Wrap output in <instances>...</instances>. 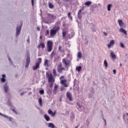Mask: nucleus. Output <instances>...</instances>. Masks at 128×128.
I'll return each instance as SVG.
<instances>
[{
  "label": "nucleus",
  "instance_id": "1a4fd4ad",
  "mask_svg": "<svg viewBox=\"0 0 128 128\" xmlns=\"http://www.w3.org/2000/svg\"><path fill=\"white\" fill-rule=\"evenodd\" d=\"M110 56H111V58L114 60H116V54H114V52H112V50L110 51Z\"/></svg>",
  "mask_w": 128,
  "mask_h": 128
},
{
  "label": "nucleus",
  "instance_id": "dca6fc26",
  "mask_svg": "<svg viewBox=\"0 0 128 128\" xmlns=\"http://www.w3.org/2000/svg\"><path fill=\"white\" fill-rule=\"evenodd\" d=\"M42 48V49H44L46 48V44H44V43H40V44L38 46V48Z\"/></svg>",
  "mask_w": 128,
  "mask_h": 128
},
{
  "label": "nucleus",
  "instance_id": "774afa93",
  "mask_svg": "<svg viewBox=\"0 0 128 128\" xmlns=\"http://www.w3.org/2000/svg\"><path fill=\"white\" fill-rule=\"evenodd\" d=\"M24 92H22L20 94V96H24Z\"/></svg>",
  "mask_w": 128,
  "mask_h": 128
},
{
  "label": "nucleus",
  "instance_id": "052dcab7",
  "mask_svg": "<svg viewBox=\"0 0 128 128\" xmlns=\"http://www.w3.org/2000/svg\"><path fill=\"white\" fill-rule=\"evenodd\" d=\"M27 42H28V44H30V36H28V38L27 40Z\"/></svg>",
  "mask_w": 128,
  "mask_h": 128
},
{
  "label": "nucleus",
  "instance_id": "a878e982",
  "mask_svg": "<svg viewBox=\"0 0 128 128\" xmlns=\"http://www.w3.org/2000/svg\"><path fill=\"white\" fill-rule=\"evenodd\" d=\"M112 6V4H109L108 5V8L107 10L108 12H110V8Z\"/></svg>",
  "mask_w": 128,
  "mask_h": 128
},
{
  "label": "nucleus",
  "instance_id": "680f3d73",
  "mask_svg": "<svg viewBox=\"0 0 128 128\" xmlns=\"http://www.w3.org/2000/svg\"><path fill=\"white\" fill-rule=\"evenodd\" d=\"M103 34H104V36H108V33H106V32H103Z\"/></svg>",
  "mask_w": 128,
  "mask_h": 128
},
{
  "label": "nucleus",
  "instance_id": "473e14b6",
  "mask_svg": "<svg viewBox=\"0 0 128 128\" xmlns=\"http://www.w3.org/2000/svg\"><path fill=\"white\" fill-rule=\"evenodd\" d=\"M66 32L64 31L62 32V36H63V38H66Z\"/></svg>",
  "mask_w": 128,
  "mask_h": 128
},
{
  "label": "nucleus",
  "instance_id": "72a5a7b5",
  "mask_svg": "<svg viewBox=\"0 0 128 128\" xmlns=\"http://www.w3.org/2000/svg\"><path fill=\"white\" fill-rule=\"evenodd\" d=\"M47 94H52V90L50 89H48L47 91Z\"/></svg>",
  "mask_w": 128,
  "mask_h": 128
},
{
  "label": "nucleus",
  "instance_id": "58836bf2",
  "mask_svg": "<svg viewBox=\"0 0 128 128\" xmlns=\"http://www.w3.org/2000/svg\"><path fill=\"white\" fill-rule=\"evenodd\" d=\"M48 34H50V31L48 30H46L45 36H48Z\"/></svg>",
  "mask_w": 128,
  "mask_h": 128
},
{
  "label": "nucleus",
  "instance_id": "ea45409f",
  "mask_svg": "<svg viewBox=\"0 0 128 128\" xmlns=\"http://www.w3.org/2000/svg\"><path fill=\"white\" fill-rule=\"evenodd\" d=\"M57 89H54L53 90V94H56Z\"/></svg>",
  "mask_w": 128,
  "mask_h": 128
},
{
  "label": "nucleus",
  "instance_id": "2eb2a0df",
  "mask_svg": "<svg viewBox=\"0 0 128 128\" xmlns=\"http://www.w3.org/2000/svg\"><path fill=\"white\" fill-rule=\"evenodd\" d=\"M120 32H122V34H124L126 36H127L128 34V32H126V30L124 28H120Z\"/></svg>",
  "mask_w": 128,
  "mask_h": 128
},
{
  "label": "nucleus",
  "instance_id": "6ab92c4d",
  "mask_svg": "<svg viewBox=\"0 0 128 128\" xmlns=\"http://www.w3.org/2000/svg\"><path fill=\"white\" fill-rule=\"evenodd\" d=\"M104 66L105 68H108V61H106V60H104Z\"/></svg>",
  "mask_w": 128,
  "mask_h": 128
},
{
  "label": "nucleus",
  "instance_id": "412c9836",
  "mask_svg": "<svg viewBox=\"0 0 128 128\" xmlns=\"http://www.w3.org/2000/svg\"><path fill=\"white\" fill-rule=\"evenodd\" d=\"M77 105L80 108L78 109V110L79 112H82V106L80 105V104L78 103V102H77Z\"/></svg>",
  "mask_w": 128,
  "mask_h": 128
},
{
  "label": "nucleus",
  "instance_id": "a18cd8bd",
  "mask_svg": "<svg viewBox=\"0 0 128 128\" xmlns=\"http://www.w3.org/2000/svg\"><path fill=\"white\" fill-rule=\"evenodd\" d=\"M0 116H4V118H8V116H6V115H4L2 113L0 112Z\"/></svg>",
  "mask_w": 128,
  "mask_h": 128
},
{
  "label": "nucleus",
  "instance_id": "f3484780",
  "mask_svg": "<svg viewBox=\"0 0 128 128\" xmlns=\"http://www.w3.org/2000/svg\"><path fill=\"white\" fill-rule=\"evenodd\" d=\"M62 63L64 64L66 66L70 65V62H68V61L66 60L65 58L62 59Z\"/></svg>",
  "mask_w": 128,
  "mask_h": 128
},
{
  "label": "nucleus",
  "instance_id": "4c0bfd02",
  "mask_svg": "<svg viewBox=\"0 0 128 128\" xmlns=\"http://www.w3.org/2000/svg\"><path fill=\"white\" fill-rule=\"evenodd\" d=\"M53 74L54 76H56V69L53 70Z\"/></svg>",
  "mask_w": 128,
  "mask_h": 128
},
{
  "label": "nucleus",
  "instance_id": "ddd939ff",
  "mask_svg": "<svg viewBox=\"0 0 128 128\" xmlns=\"http://www.w3.org/2000/svg\"><path fill=\"white\" fill-rule=\"evenodd\" d=\"M114 40H112L111 41H110V44L107 45V46H108V48H110L112 46H114Z\"/></svg>",
  "mask_w": 128,
  "mask_h": 128
},
{
  "label": "nucleus",
  "instance_id": "c756f323",
  "mask_svg": "<svg viewBox=\"0 0 128 128\" xmlns=\"http://www.w3.org/2000/svg\"><path fill=\"white\" fill-rule=\"evenodd\" d=\"M66 80L64 79L63 80H62L60 82V83L62 84H66Z\"/></svg>",
  "mask_w": 128,
  "mask_h": 128
},
{
  "label": "nucleus",
  "instance_id": "2f4dec72",
  "mask_svg": "<svg viewBox=\"0 0 128 128\" xmlns=\"http://www.w3.org/2000/svg\"><path fill=\"white\" fill-rule=\"evenodd\" d=\"M40 94H44V90H42L39 91Z\"/></svg>",
  "mask_w": 128,
  "mask_h": 128
},
{
  "label": "nucleus",
  "instance_id": "f8f14e48",
  "mask_svg": "<svg viewBox=\"0 0 128 128\" xmlns=\"http://www.w3.org/2000/svg\"><path fill=\"white\" fill-rule=\"evenodd\" d=\"M74 118H76V116H74V112H70V120L71 122H74Z\"/></svg>",
  "mask_w": 128,
  "mask_h": 128
},
{
  "label": "nucleus",
  "instance_id": "6e6d98bb",
  "mask_svg": "<svg viewBox=\"0 0 128 128\" xmlns=\"http://www.w3.org/2000/svg\"><path fill=\"white\" fill-rule=\"evenodd\" d=\"M58 85H55L54 87V89L55 90H58Z\"/></svg>",
  "mask_w": 128,
  "mask_h": 128
},
{
  "label": "nucleus",
  "instance_id": "423d86ee",
  "mask_svg": "<svg viewBox=\"0 0 128 128\" xmlns=\"http://www.w3.org/2000/svg\"><path fill=\"white\" fill-rule=\"evenodd\" d=\"M47 50L49 52L52 50V42L49 40L47 42Z\"/></svg>",
  "mask_w": 128,
  "mask_h": 128
},
{
  "label": "nucleus",
  "instance_id": "79ce46f5",
  "mask_svg": "<svg viewBox=\"0 0 128 128\" xmlns=\"http://www.w3.org/2000/svg\"><path fill=\"white\" fill-rule=\"evenodd\" d=\"M54 52H52L51 54V55H50V58H54Z\"/></svg>",
  "mask_w": 128,
  "mask_h": 128
},
{
  "label": "nucleus",
  "instance_id": "cd10ccee",
  "mask_svg": "<svg viewBox=\"0 0 128 128\" xmlns=\"http://www.w3.org/2000/svg\"><path fill=\"white\" fill-rule=\"evenodd\" d=\"M76 70H77V72H80V70H82V67H81V66H77L76 68Z\"/></svg>",
  "mask_w": 128,
  "mask_h": 128
},
{
  "label": "nucleus",
  "instance_id": "c9c22d12",
  "mask_svg": "<svg viewBox=\"0 0 128 128\" xmlns=\"http://www.w3.org/2000/svg\"><path fill=\"white\" fill-rule=\"evenodd\" d=\"M57 70H58V72H60V73L62 72V68H57Z\"/></svg>",
  "mask_w": 128,
  "mask_h": 128
},
{
  "label": "nucleus",
  "instance_id": "338daca9",
  "mask_svg": "<svg viewBox=\"0 0 128 128\" xmlns=\"http://www.w3.org/2000/svg\"><path fill=\"white\" fill-rule=\"evenodd\" d=\"M37 30H40V28L37 27Z\"/></svg>",
  "mask_w": 128,
  "mask_h": 128
},
{
  "label": "nucleus",
  "instance_id": "3c124183",
  "mask_svg": "<svg viewBox=\"0 0 128 128\" xmlns=\"http://www.w3.org/2000/svg\"><path fill=\"white\" fill-rule=\"evenodd\" d=\"M58 50H59V52H62V46H59Z\"/></svg>",
  "mask_w": 128,
  "mask_h": 128
},
{
  "label": "nucleus",
  "instance_id": "393cba45",
  "mask_svg": "<svg viewBox=\"0 0 128 128\" xmlns=\"http://www.w3.org/2000/svg\"><path fill=\"white\" fill-rule=\"evenodd\" d=\"M48 6L50 8L52 9L54 8V4H52L51 2H50L48 4Z\"/></svg>",
  "mask_w": 128,
  "mask_h": 128
},
{
  "label": "nucleus",
  "instance_id": "4be33fe9",
  "mask_svg": "<svg viewBox=\"0 0 128 128\" xmlns=\"http://www.w3.org/2000/svg\"><path fill=\"white\" fill-rule=\"evenodd\" d=\"M44 66H48V59H46L44 60Z\"/></svg>",
  "mask_w": 128,
  "mask_h": 128
},
{
  "label": "nucleus",
  "instance_id": "bf43d9fd",
  "mask_svg": "<svg viewBox=\"0 0 128 128\" xmlns=\"http://www.w3.org/2000/svg\"><path fill=\"white\" fill-rule=\"evenodd\" d=\"M113 72L114 74H116V70H113Z\"/></svg>",
  "mask_w": 128,
  "mask_h": 128
},
{
  "label": "nucleus",
  "instance_id": "b1692460",
  "mask_svg": "<svg viewBox=\"0 0 128 128\" xmlns=\"http://www.w3.org/2000/svg\"><path fill=\"white\" fill-rule=\"evenodd\" d=\"M38 102L40 106H42V98H40L38 99Z\"/></svg>",
  "mask_w": 128,
  "mask_h": 128
},
{
  "label": "nucleus",
  "instance_id": "5fc2aeb1",
  "mask_svg": "<svg viewBox=\"0 0 128 128\" xmlns=\"http://www.w3.org/2000/svg\"><path fill=\"white\" fill-rule=\"evenodd\" d=\"M62 90H64V87H61L60 92H62Z\"/></svg>",
  "mask_w": 128,
  "mask_h": 128
},
{
  "label": "nucleus",
  "instance_id": "37998d69",
  "mask_svg": "<svg viewBox=\"0 0 128 128\" xmlns=\"http://www.w3.org/2000/svg\"><path fill=\"white\" fill-rule=\"evenodd\" d=\"M31 2L32 6H34V0H31Z\"/></svg>",
  "mask_w": 128,
  "mask_h": 128
},
{
  "label": "nucleus",
  "instance_id": "bb28decb",
  "mask_svg": "<svg viewBox=\"0 0 128 128\" xmlns=\"http://www.w3.org/2000/svg\"><path fill=\"white\" fill-rule=\"evenodd\" d=\"M56 28H60V22L58 21L56 23Z\"/></svg>",
  "mask_w": 128,
  "mask_h": 128
},
{
  "label": "nucleus",
  "instance_id": "aec40b11",
  "mask_svg": "<svg viewBox=\"0 0 128 128\" xmlns=\"http://www.w3.org/2000/svg\"><path fill=\"white\" fill-rule=\"evenodd\" d=\"M44 118H45V120H46V122H48L50 121V116H48V115L46 114H44Z\"/></svg>",
  "mask_w": 128,
  "mask_h": 128
},
{
  "label": "nucleus",
  "instance_id": "4468645a",
  "mask_svg": "<svg viewBox=\"0 0 128 128\" xmlns=\"http://www.w3.org/2000/svg\"><path fill=\"white\" fill-rule=\"evenodd\" d=\"M4 90L6 94H8V84L6 83L4 86Z\"/></svg>",
  "mask_w": 128,
  "mask_h": 128
},
{
  "label": "nucleus",
  "instance_id": "0e129e2a",
  "mask_svg": "<svg viewBox=\"0 0 128 128\" xmlns=\"http://www.w3.org/2000/svg\"><path fill=\"white\" fill-rule=\"evenodd\" d=\"M64 85L65 88H68V84H66V83L64 84Z\"/></svg>",
  "mask_w": 128,
  "mask_h": 128
},
{
  "label": "nucleus",
  "instance_id": "603ef678",
  "mask_svg": "<svg viewBox=\"0 0 128 128\" xmlns=\"http://www.w3.org/2000/svg\"><path fill=\"white\" fill-rule=\"evenodd\" d=\"M51 116H56V112H52V114H51Z\"/></svg>",
  "mask_w": 128,
  "mask_h": 128
},
{
  "label": "nucleus",
  "instance_id": "20e7f679",
  "mask_svg": "<svg viewBox=\"0 0 128 128\" xmlns=\"http://www.w3.org/2000/svg\"><path fill=\"white\" fill-rule=\"evenodd\" d=\"M30 64V52H28L26 58V63L25 65V68H28V66Z\"/></svg>",
  "mask_w": 128,
  "mask_h": 128
},
{
  "label": "nucleus",
  "instance_id": "6e6552de",
  "mask_svg": "<svg viewBox=\"0 0 128 128\" xmlns=\"http://www.w3.org/2000/svg\"><path fill=\"white\" fill-rule=\"evenodd\" d=\"M118 22L121 28H126V24L124 22H122V20H118Z\"/></svg>",
  "mask_w": 128,
  "mask_h": 128
},
{
  "label": "nucleus",
  "instance_id": "7c9ffc66",
  "mask_svg": "<svg viewBox=\"0 0 128 128\" xmlns=\"http://www.w3.org/2000/svg\"><path fill=\"white\" fill-rule=\"evenodd\" d=\"M74 36V34H68V38H73V36Z\"/></svg>",
  "mask_w": 128,
  "mask_h": 128
},
{
  "label": "nucleus",
  "instance_id": "7ed1b4c3",
  "mask_svg": "<svg viewBox=\"0 0 128 128\" xmlns=\"http://www.w3.org/2000/svg\"><path fill=\"white\" fill-rule=\"evenodd\" d=\"M60 30V27H54L52 29L50 30V35L51 36L56 34Z\"/></svg>",
  "mask_w": 128,
  "mask_h": 128
},
{
  "label": "nucleus",
  "instance_id": "f257e3e1",
  "mask_svg": "<svg viewBox=\"0 0 128 128\" xmlns=\"http://www.w3.org/2000/svg\"><path fill=\"white\" fill-rule=\"evenodd\" d=\"M46 74L48 76V82L50 83V88H52V86L54 85V77L52 76V74Z\"/></svg>",
  "mask_w": 128,
  "mask_h": 128
},
{
  "label": "nucleus",
  "instance_id": "0eeeda50",
  "mask_svg": "<svg viewBox=\"0 0 128 128\" xmlns=\"http://www.w3.org/2000/svg\"><path fill=\"white\" fill-rule=\"evenodd\" d=\"M84 10V8H82V9H80L78 11V20H82V11Z\"/></svg>",
  "mask_w": 128,
  "mask_h": 128
},
{
  "label": "nucleus",
  "instance_id": "a211bd4d",
  "mask_svg": "<svg viewBox=\"0 0 128 128\" xmlns=\"http://www.w3.org/2000/svg\"><path fill=\"white\" fill-rule=\"evenodd\" d=\"M92 4V1H88L85 2L84 4L86 6H90V4Z\"/></svg>",
  "mask_w": 128,
  "mask_h": 128
},
{
  "label": "nucleus",
  "instance_id": "c03bdc74",
  "mask_svg": "<svg viewBox=\"0 0 128 128\" xmlns=\"http://www.w3.org/2000/svg\"><path fill=\"white\" fill-rule=\"evenodd\" d=\"M94 94H92V93L91 92L90 94H89V98H92L94 96Z\"/></svg>",
  "mask_w": 128,
  "mask_h": 128
},
{
  "label": "nucleus",
  "instance_id": "49530a36",
  "mask_svg": "<svg viewBox=\"0 0 128 128\" xmlns=\"http://www.w3.org/2000/svg\"><path fill=\"white\" fill-rule=\"evenodd\" d=\"M48 114H52V110H48Z\"/></svg>",
  "mask_w": 128,
  "mask_h": 128
},
{
  "label": "nucleus",
  "instance_id": "9b49d317",
  "mask_svg": "<svg viewBox=\"0 0 128 128\" xmlns=\"http://www.w3.org/2000/svg\"><path fill=\"white\" fill-rule=\"evenodd\" d=\"M47 16H48V20H54V16L51 14H48Z\"/></svg>",
  "mask_w": 128,
  "mask_h": 128
},
{
  "label": "nucleus",
  "instance_id": "e2e57ef3",
  "mask_svg": "<svg viewBox=\"0 0 128 128\" xmlns=\"http://www.w3.org/2000/svg\"><path fill=\"white\" fill-rule=\"evenodd\" d=\"M2 78H6V74H2Z\"/></svg>",
  "mask_w": 128,
  "mask_h": 128
},
{
  "label": "nucleus",
  "instance_id": "f704fd0d",
  "mask_svg": "<svg viewBox=\"0 0 128 128\" xmlns=\"http://www.w3.org/2000/svg\"><path fill=\"white\" fill-rule=\"evenodd\" d=\"M6 116H7V118L6 117H4L6 118H8V120L10 121V122H12V117H8V116H6Z\"/></svg>",
  "mask_w": 128,
  "mask_h": 128
},
{
  "label": "nucleus",
  "instance_id": "5701e85b",
  "mask_svg": "<svg viewBox=\"0 0 128 128\" xmlns=\"http://www.w3.org/2000/svg\"><path fill=\"white\" fill-rule=\"evenodd\" d=\"M68 18L69 20H72V13L70 12H68Z\"/></svg>",
  "mask_w": 128,
  "mask_h": 128
},
{
  "label": "nucleus",
  "instance_id": "de8ad7c7",
  "mask_svg": "<svg viewBox=\"0 0 128 128\" xmlns=\"http://www.w3.org/2000/svg\"><path fill=\"white\" fill-rule=\"evenodd\" d=\"M12 111L13 112L16 114H18V112H16V111L14 109H12Z\"/></svg>",
  "mask_w": 128,
  "mask_h": 128
},
{
  "label": "nucleus",
  "instance_id": "9d476101",
  "mask_svg": "<svg viewBox=\"0 0 128 128\" xmlns=\"http://www.w3.org/2000/svg\"><path fill=\"white\" fill-rule=\"evenodd\" d=\"M66 96L70 102H72V94H70V92H67Z\"/></svg>",
  "mask_w": 128,
  "mask_h": 128
},
{
  "label": "nucleus",
  "instance_id": "09e8293b",
  "mask_svg": "<svg viewBox=\"0 0 128 128\" xmlns=\"http://www.w3.org/2000/svg\"><path fill=\"white\" fill-rule=\"evenodd\" d=\"M62 63H60L59 64V66H58V68H62Z\"/></svg>",
  "mask_w": 128,
  "mask_h": 128
},
{
  "label": "nucleus",
  "instance_id": "a19ab883",
  "mask_svg": "<svg viewBox=\"0 0 128 128\" xmlns=\"http://www.w3.org/2000/svg\"><path fill=\"white\" fill-rule=\"evenodd\" d=\"M1 82H6V78H1Z\"/></svg>",
  "mask_w": 128,
  "mask_h": 128
},
{
  "label": "nucleus",
  "instance_id": "69168bd1",
  "mask_svg": "<svg viewBox=\"0 0 128 128\" xmlns=\"http://www.w3.org/2000/svg\"><path fill=\"white\" fill-rule=\"evenodd\" d=\"M127 124H128V118H126V120H125Z\"/></svg>",
  "mask_w": 128,
  "mask_h": 128
},
{
  "label": "nucleus",
  "instance_id": "13d9d810",
  "mask_svg": "<svg viewBox=\"0 0 128 128\" xmlns=\"http://www.w3.org/2000/svg\"><path fill=\"white\" fill-rule=\"evenodd\" d=\"M63 78H64V76H62L60 77V80H63Z\"/></svg>",
  "mask_w": 128,
  "mask_h": 128
},
{
  "label": "nucleus",
  "instance_id": "c85d7f7f",
  "mask_svg": "<svg viewBox=\"0 0 128 128\" xmlns=\"http://www.w3.org/2000/svg\"><path fill=\"white\" fill-rule=\"evenodd\" d=\"M82 52H78V58H82Z\"/></svg>",
  "mask_w": 128,
  "mask_h": 128
},
{
  "label": "nucleus",
  "instance_id": "e433bc0d",
  "mask_svg": "<svg viewBox=\"0 0 128 128\" xmlns=\"http://www.w3.org/2000/svg\"><path fill=\"white\" fill-rule=\"evenodd\" d=\"M120 46L121 48H124V44H123L122 42H120Z\"/></svg>",
  "mask_w": 128,
  "mask_h": 128
},
{
  "label": "nucleus",
  "instance_id": "4d7b16f0",
  "mask_svg": "<svg viewBox=\"0 0 128 128\" xmlns=\"http://www.w3.org/2000/svg\"><path fill=\"white\" fill-rule=\"evenodd\" d=\"M102 120L104 122H106V119L104 118V115H102Z\"/></svg>",
  "mask_w": 128,
  "mask_h": 128
},
{
  "label": "nucleus",
  "instance_id": "39448f33",
  "mask_svg": "<svg viewBox=\"0 0 128 128\" xmlns=\"http://www.w3.org/2000/svg\"><path fill=\"white\" fill-rule=\"evenodd\" d=\"M38 62L36 63V64L32 66V70H36L38 68H40V65L42 64V58H38Z\"/></svg>",
  "mask_w": 128,
  "mask_h": 128
},
{
  "label": "nucleus",
  "instance_id": "8fccbe9b",
  "mask_svg": "<svg viewBox=\"0 0 128 128\" xmlns=\"http://www.w3.org/2000/svg\"><path fill=\"white\" fill-rule=\"evenodd\" d=\"M90 92H92V94H94V88H92V90H90Z\"/></svg>",
  "mask_w": 128,
  "mask_h": 128
},
{
  "label": "nucleus",
  "instance_id": "864d4df0",
  "mask_svg": "<svg viewBox=\"0 0 128 128\" xmlns=\"http://www.w3.org/2000/svg\"><path fill=\"white\" fill-rule=\"evenodd\" d=\"M63 28H66V22H64L62 23Z\"/></svg>",
  "mask_w": 128,
  "mask_h": 128
},
{
  "label": "nucleus",
  "instance_id": "f03ea898",
  "mask_svg": "<svg viewBox=\"0 0 128 128\" xmlns=\"http://www.w3.org/2000/svg\"><path fill=\"white\" fill-rule=\"evenodd\" d=\"M22 28V22H20V25H17L16 27V36H18L20 34V30Z\"/></svg>",
  "mask_w": 128,
  "mask_h": 128
}]
</instances>
